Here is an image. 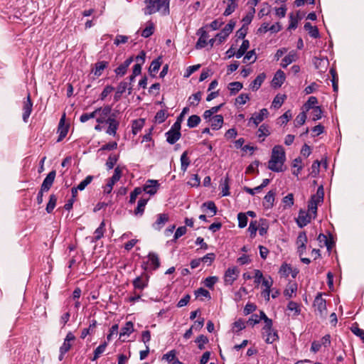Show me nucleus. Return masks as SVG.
Returning <instances> with one entry per match:
<instances>
[{"mask_svg":"<svg viewBox=\"0 0 364 364\" xmlns=\"http://www.w3.org/2000/svg\"><path fill=\"white\" fill-rule=\"evenodd\" d=\"M238 227L244 228L247 224V217L245 213H239L237 214Z\"/></svg>","mask_w":364,"mask_h":364,"instance_id":"49530a36","label":"nucleus"},{"mask_svg":"<svg viewBox=\"0 0 364 364\" xmlns=\"http://www.w3.org/2000/svg\"><path fill=\"white\" fill-rule=\"evenodd\" d=\"M314 218L315 217L312 216L309 212L301 209L296 221L299 228H304L310 223L311 220Z\"/></svg>","mask_w":364,"mask_h":364,"instance_id":"423d86ee","label":"nucleus"},{"mask_svg":"<svg viewBox=\"0 0 364 364\" xmlns=\"http://www.w3.org/2000/svg\"><path fill=\"white\" fill-rule=\"evenodd\" d=\"M107 343L106 342H104L102 344L100 345L94 351V356L93 358H92V361H95L100 356L101 354H102L106 348H107Z\"/></svg>","mask_w":364,"mask_h":364,"instance_id":"a19ab883","label":"nucleus"},{"mask_svg":"<svg viewBox=\"0 0 364 364\" xmlns=\"http://www.w3.org/2000/svg\"><path fill=\"white\" fill-rule=\"evenodd\" d=\"M160 186L159 183L156 180H148L144 184L142 191L146 192L150 196H153L156 193Z\"/></svg>","mask_w":364,"mask_h":364,"instance_id":"9b49d317","label":"nucleus"},{"mask_svg":"<svg viewBox=\"0 0 364 364\" xmlns=\"http://www.w3.org/2000/svg\"><path fill=\"white\" fill-rule=\"evenodd\" d=\"M296 54L294 51H291L286 55L282 60L281 65L283 68H287L289 64L296 61Z\"/></svg>","mask_w":364,"mask_h":364,"instance_id":"5701e85b","label":"nucleus"},{"mask_svg":"<svg viewBox=\"0 0 364 364\" xmlns=\"http://www.w3.org/2000/svg\"><path fill=\"white\" fill-rule=\"evenodd\" d=\"M324 191L322 186H319L317 189L316 193L311 196L310 200L308 203V212L312 216L316 217L318 205L323 203Z\"/></svg>","mask_w":364,"mask_h":364,"instance_id":"f03ea898","label":"nucleus"},{"mask_svg":"<svg viewBox=\"0 0 364 364\" xmlns=\"http://www.w3.org/2000/svg\"><path fill=\"white\" fill-rule=\"evenodd\" d=\"M200 122V118L199 116L193 114L188 117L187 125L190 128L197 127Z\"/></svg>","mask_w":364,"mask_h":364,"instance_id":"58836bf2","label":"nucleus"},{"mask_svg":"<svg viewBox=\"0 0 364 364\" xmlns=\"http://www.w3.org/2000/svg\"><path fill=\"white\" fill-rule=\"evenodd\" d=\"M304 27L312 38H317L319 37V32L316 26H313L309 22H307Z\"/></svg>","mask_w":364,"mask_h":364,"instance_id":"cd10ccee","label":"nucleus"},{"mask_svg":"<svg viewBox=\"0 0 364 364\" xmlns=\"http://www.w3.org/2000/svg\"><path fill=\"white\" fill-rule=\"evenodd\" d=\"M223 124V117L221 114L214 116L211 120V127L213 129L218 130L222 127Z\"/></svg>","mask_w":364,"mask_h":364,"instance_id":"a878e982","label":"nucleus"},{"mask_svg":"<svg viewBox=\"0 0 364 364\" xmlns=\"http://www.w3.org/2000/svg\"><path fill=\"white\" fill-rule=\"evenodd\" d=\"M291 166L294 168L292 171L293 174L298 176L302 168V161H294Z\"/></svg>","mask_w":364,"mask_h":364,"instance_id":"338daca9","label":"nucleus"},{"mask_svg":"<svg viewBox=\"0 0 364 364\" xmlns=\"http://www.w3.org/2000/svg\"><path fill=\"white\" fill-rule=\"evenodd\" d=\"M307 236L305 232H301L299 234L296 239V245L297 246L301 245H306L307 243Z\"/></svg>","mask_w":364,"mask_h":364,"instance_id":"6e6d98bb","label":"nucleus"},{"mask_svg":"<svg viewBox=\"0 0 364 364\" xmlns=\"http://www.w3.org/2000/svg\"><path fill=\"white\" fill-rule=\"evenodd\" d=\"M286 99V95H277L273 100L272 102V106L274 108H279L282 104L284 103V100Z\"/></svg>","mask_w":364,"mask_h":364,"instance_id":"09e8293b","label":"nucleus"},{"mask_svg":"<svg viewBox=\"0 0 364 364\" xmlns=\"http://www.w3.org/2000/svg\"><path fill=\"white\" fill-rule=\"evenodd\" d=\"M75 340V336L72 332H68L64 339V341L62 346L60 347V351H62V353H68L71 347L72 342Z\"/></svg>","mask_w":364,"mask_h":364,"instance_id":"f8f14e48","label":"nucleus"},{"mask_svg":"<svg viewBox=\"0 0 364 364\" xmlns=\"http://www.w3.org/2000/svg\"><path fill=\"white\" fill-rule=\"evenodd\" d=\"M33 102L31 101V95L28 92L26 98L23 102V115L22 118L24 122H27L32 112Z\"/></svg>","mask_w":364,"mask_h":364,"instance_id":"0eeeda50","label":"nucleus"},{"mask_svg":"<svg viewBox=\"0 0 364 364\" xmlns=\"http://www.w3.org/2000/svg\"><path fill=\"white\" fill-rule=\"evenodd\" d=\"M144 119H138L134 120L132 122V133L136 135L144 127Z\"/></svg>","mask_w":364,"mask_h":364,"instance_id":"7c9ffc66","label":"nucleus"},{"mask_svg":"<svg viewBox=\"0 0 364 364\" xmlns=\"http://www.w3.org/2000/svg\"><path fill=\"white\" fill-rule=\"evenodd\" d=\"M168 114L165 110L161 109L155 115V121L159 124L163 123L167 118Z\"/></svg>","mask_w":364,"mask_h":364,"instance_id":"3c124183","label":"nucleus"},{"mask_svg":"<svg viewBox=\"0 0 364 364\" xmlns=\"http://www.w3.org/2000/svg\"><path fill=\"white\" fill-rule=\"evenodd\" d=\"M162 63L161 58L159 57L156 59L154 60L149 67V71L152 73H157L161 67Z\"/></svg>","mask_w":364,"mask_h":364,"instance_id":"e433bc0d","label":"nucleus"},{"mask_svg":"<svg viewBox=\"0 0 364 364\" xmlns=\"http://www.w3.org/2000/svg\"><path fill=\"white\" fill-rule=\"evenodd\" d=\"M218 281V278L215 276L208 277L204 281V284L209 289H213L215 284Z\"/></svg>","mask_w":364,"mask_h":364,"instance_id":"5fc2aeb1","label":"nucleus"},{"mask_svg":"<svg viewBox=\"0 0 364 364\" xmlns=\"http://www.w3.org/2000/svg\"><path fill=\"white\" fill-rule=\"evenodd\" d=\"M154 31V25L152 22H148V26L141 31V36L149 38Z\"/></svg>","mask_w":364,"mask_h":364,"instance_id":"ea45409f","label":"nucleus"},{"mask_svg":"<svg viewBox=\"0 0 364 364\" xmlns=\"http://www.w3.org/2000/svg\"><path fill=\"white\" fill-rule=\"evenodd\" d=\"M351 331L356 335L357 336L360 337L363 341L364 342V330L358 328V326H353L351 328Z\"/></svg>","mask_w":364,"mask_h":364,"instance_id":"774afa93","label":"nucleus"},{"mask_svg":"<svg viewBox=\"0 0 364 364\" xmlns=\"http://www.w3.org/2000/svg\"><path fill=\"white\" fill-rule=\"evenodd\" d=\"M262 336L267 343H272L279 338L277 331L273 329H269V331H267V332L262 331Z\"/></svg>","mask_w":364,"mask_h":364,"instance_id":"aec40b11","label":"nucleus"},{"mask_svg":"<svg viewBox=\"0 0 364 364\" xmlns=\"http://www.w3.org/2000/svg\"><path fill=\"white\" fill-rule=\"evenodd\" d=\"M149 262H150V264L152 266L153 269H156L160 266V262L159 257L155 253H149L148 255Z\"/></svg>","mask_w":364,"mask_h":364,"instance_id":"f704fd0d","label":"nucleus"},{"mask_svg":"<svg viewBox=\"0 0 364 364\" xmlns=\"http://www.w3.org/2000/svg\"><path fill=\"white\" fill-rule=\"evenodd\" d=\"M168 220V215L166 213L159 214L156 222L153 224L155 230H160Z\"/></svg>","mask_w":364,"mask_h":364,"instance_id":"dca6fc26","label":"nucleus"},{"mask_svg":"<svg viewBox=\"0 0 364 364\" xmlns=\"http://www.w3.org/2000/svg\"><path fill=\"white\" fill-rule=\"evenodd\" d=\"M265 77H266V75L264 73L258 75L257 76V77L250 84V88L253 91H257L260 87V86L262 84V82H264Z\"/></svg>","mask_w":364,"mask_h":364,"instance_id":"412c9836","label":"nucleus"},{"mask_svg":"<svg viewBox=\"0 0 364 364\" xmlns=\"http://www.w3.org/2000/svg\"><path fill=\"white\" fill-rule=\"evenodd\" d=\"M146 7L144 9L146 15H151L164 9V14L169 13V1L168 0H145Z\"/></svg>","mask_w":364,"mask_h":364,"instance_id":"f257e3e1","label":"nucleus"},{"mask_svg":"<svg viewBox=\"0 0 364 364\" xmlns=\"http://www.w3.org/2000/svg\"><path fill=\"white\" fill-rule=\"evenodd\" d=\"M105 223L104 221H102L100 226L95 230V232H94V238L92 240V241H97L99 240H100L103 235H104V233H105Z\"/></svg>","mask_w":364,"mask_h":364,"instance_id":"c756f323","label":"nucleus"},{"mask_svg":"<svg viewBox=\"0 0 364 364\" xmlns=\"http://www.w3.org/2000/svg\"><path fill=\"white\" fill-rule=\"evenodd\" d=\"M318 103V100L316 97L311 96L309 98L307 102L304 104V107L306 111H309L311 109H314L316 105Z\"/></svg>","mask_w":364,"mask_h":364,"instance_id":"a18cd8bd","label":"nucleus"},{"mask_svg":"<svg viewBox=\"0 0 364 364\" xmlns=\"http://www.w3.org/2000/svg\"><path fill=\"white\" fill-rule=\"evenodd\" d=\"M271 159H285V151L282 146L277 145L273 148Z\"/></svg>","mask_w":364,"mask_h":364,"instance_id":"6ab92c4d","label":"nucleus"},{"mask_svg":"<svg viewBox=\"0 0 364 364\" xmlns=\"http://www.w3.org/2000/svg\"><path fill=\"white\" fill-rule=\"evenodd\" d=\"M142 193V189L140 187L135 188L130 193L129 203H134L139 195Z\"/></svg>","mask_w":364,"mask_h":364,"instance_id":"e2e57ef3","label":"nucleus"},{"mask_svg":"<svg viewBox=\"0 0 364 364\" xmlns=\"http://www.w3.org/2000/svg\"><path fill=\"white\" fill-rule=\"evenodd\" d=\"M92 178L93 177L92 176H87L83 181H82L79 184L78 186H77V188H78L79 191H82L85 188V187L89 185L92 181Z\"/></svg>","mask_w":364,"mask_h":364,"instance_id":"052dcab7","label":"nucleus"},{"mask_svg":"<svg viewBox=\"0 0 364 364\" xmlns=\"http://www.w3.org/2000/svg\"><path fill=\"white\" fill-rule=\"evenodd\" d=\"M287 309L290 311H292L294 316H298L300 314L301 309L299 305L294 301H289L287 305Z\"/></svg>","mask_w":364,"mask_h":364,"instance_id":"79ce46f5","label":"nucleus"},{"mask_svg":"<svg viewBox=\"0 0 364 364\" xmlns=\"http://www.w3.org/2000/svg\"><path fill=\"white\" fill-rule=\"evenodd\" d=\"M322 109L321 107L317 106L315 107L314 109H312L311 115H312V120L316 121L321 118L322 117Z\"/></svg>","mask_w":364,"mask_h":364,"instance_id":"603ef678","label":"nucleus"},{"mask_svg":"<svg viewBox=\"0 0 364 364\" xmlns=\"http://www.w3.org/2000/svg\"><path fill=\"white\" fill-rule=\"evenodd\" d=\"M56 172L55 171H50L46 178L43 180V183L41 185V189H42V191H48L49 189L51 188L55 178Z\"/></svg>","mask_w":364,"mask_h":364,"instance_id":"4468645a","label":"nucleus"},{"mask_svg":"<svg viewBox=\"0 0 364 364\" xmlns=\"http://www.w3.org/2000/svg\"><path fill=\"white\" fill-rule=\"evenodd\" d=\"M237 0H224L223 3L227 4V7L223 13L225 16L232 14L237 7Z\"/></svg>","mask_w":364,"mask_h":364,"instance_id":"a211bd4d","label":"nucleus"},{"mask_svg":"<svg viewBox=\"0 0 364 364\" xmlns=\"http://www.w3.org/2000/svg\"><path fill=\"white\" fill-rule=\"evenodd\" d=\"M181 125L178 123H174L171 127L170 130L166 133V141L171 144H175L181 137Z\"/></svg>","mask_w":364,"mask_h":364,"instance_id":"39448f33","label":"nucleus"},{"mask_svg":"<svg viewBox=\"0 0 364 364\" xmlns=\"http://www.w3.org/2000/svg\"><path fill=\"white\" fill-rule=\"evenodd\" d=\"M258 230V225L256 220L251 221L248 228V231L251 237H255Z\"/></svg>","mask_w":364,"mask_h":364,"instance_id":"4d7b16f0","label":"nucleus"},{"mask_svg":"<svg viewBox=\"0 0 364 364\" xmlns=\"http://www.w3.org/2000/svg\"><path fill=\"white\" fill-rule=\"evenodd\" d=\"M219 188L221 189V193L223 196H227L230 195L229 179L228 177L220 180Z\"/></svg>","mask_w":364,"mask_h":364,"instance_id":"b1692460","label":"nucleus"},{"mask_svg":"<svg viewBox=\"0 0 364 364\" xmlns=\"http://www.w3.org/2000/svg\"><path fill=\"white\" fill-rule=\"evenodd\" d=\"M202 92L200 91L192 95L188 98V102L191 106H197L201 100Z\"/></svg>","mask_w":364,"mask_h":364,"instance_id":"4c0bfd02","label":"nucleus"},{"mask_svg":"<svg viewBox=\"0 0 364 364\" xmlns=\"http://www.w3.org/2000/svg\"><path fill=\"white\" fill-rule=\"evenodd\" d=\"M196 342L198 344V348L203 350L205 348L204 345L208 342V339L206 336L200 335L196 338Z\"/></svg>","mask_w":364,"mask_h":364,"instance_id":"0e129e2a","label":"nucleus"},{"mask_svg":"<svg viewBox=\"0 0 364 364\" xmlns=\"http://www.w3.org/2000/svg\"><path fill=\"white\" fill-rule=\"evenodd\" d=\"M104 124L108 125L106 129V133L109 136L115 137L117 136V131L119 126V122L116 119L115 114L112 113Z\"/></svg>","mask_w":364,"mask_h":364,"instance_id":"20e7f679","label":"nucleus"},{"mask_svg":"<svg viewBox=\"0 0 364 364\" xmlns=\"http://www.w3.org/2000/svg\"><path fill=\"white\" fill-rule=\"evenodd\" d=\"M297 289V285L296 284H290L285 290H284V296L287 297H291L292 294L294 293Z\"/></svg>","mask_w":364,"mask_h":364,"instance_id":"69168bd1","label":"nucleus"},{"mask_svg":"<svg viewBox=\"0 0 364 364\" xmlns=\"http://www.w3.org/2000/svg\"><path fill=\"white\" fill-rule=\"evenodd\" d=\"M108 66V63L107 61H100L95 63V68L94 71V75L96 76H100L102 75V71Z\"/></svg>","mask_w":364,"mask_h":364,"instance_id":"2f4dec72","label":"nucleus"},{"mask_svg":"<svg viewBox=\"0 0 364 364\" xmlns=\"http://www.w3.org/2000/svg\"><path fill=\"white\" fill-rule=\"evenodd\" d=\"M96 115H97V111H96V109H95V111H93L91 113H84V114H82L80 116V121L82 123H85L87 121H88L89 119L95 118L96 117Z\"/></svg>","mask_w":364,"mask_h":364,"instance_id":"13d9d810","label":"nucleus"},{"mask_svg":"<svg viewBox=\"0 0 364 364\" xmlns=\"http://www.w3.org/2000/svg\"><path fill=\"white\" fill-rule=\"evenodd\" d=\"M65 114L61 117L59 125H58V132H60L59 138L58 139V141H60L62 140L68 134V127H65L64 124L65 122Z\"/></svg>","mask_w":364,"mask_h":364,"instance_id":"4be33fe9","label":"nucleus"},{"mask_svg":"<svg viewBox=\"0 0 364 364\" xmlns=\"http://www.w3.org/2000/svg\"><path fill=\"white\" fill-rule=\"evenodd\" d=\"M274 195L275 193L273 191H270L264 196L263 204L264 206H265L267 208H269L273 206L274 201Z\"/></svg>","mask_w":364,"mask_h":364,"instance_id":"c85d7f7f","label":"nucleus"},{"mask_svg":"<svg viewBox=\"0 0 364 364\" xmlns=\"http://www.w3.org/2000/svg\"><path fill=\"white\" fill-rule=\"evenodd\" d=\"M56 202H57V197L54 194L50 195V198H49V201L46 206V211L48 213H52V211L53 210V209L55 207Z\"/></svg>","mask_w":364,"mask_h":364,"instance_id":"37998d69","label":"nucleus"},{"mask_svg":"<svg viewBox=\"0 0 364 364\" xmlns=\"http://www.w3.org/2000/svg\"><path fill=\"white\" fill-rule=\"evenodd\" d=\"M200 31H201V35L196 43V49L203 48L208 44V42H207V38H208V33L205 31H203L202 29H200Z\"/></svg>","mask_w":364,"mask_h":364,"instance_id":"393cba45","label":"nucleus"},{"mask_svg":"<svg viewBox=\"0 0 364 364\" xmlns=\"http://www.w3.org/2000/svg\"><path fill=\"white\" fill-rule=\"evenodd\" d=\"M284 73L282 70H279L274 74V76L272 80V85L275 87H280L284 83Z\"/></svg>","mask_w":364,"mask_h":364,"instance_id":"f3484780","label":"nucleus"},{"mask_svg":"<svg viewBox=\"0 0 364 364\" xmlns=\"http://www.w3.org/2000/svg\"><path fill=\"white\" fill-rule=\"evenodd\" d=\"M202 207L205 208L206 210H208L210 211V213H211L210 216L215 215L217 213V207H216L215 204L214 203V202H213V201H208V202L203 203Z\"/></svg>","mask_w":364,"mask_h":364,"instance_id":"de8ad7c7","label":"nucleus"},{"mask_svg":"<svg viewBox=\"0 0 364 364\" xmlns=\"http://www.w3.org/2000/svg\"><path fill=\"white\" fill-rule=\"evenodd\" d=\"M97 114H99V117L96 119V122L98 124H104L107 118L112 114V107L110 105H106L103 107H98L96 109Z\"/></svg>","mask_w":364,"mask_h":364,"instance_id":"6e6552de","label":"nucleus"},{"mask_svg":"<svg viewBox=\"0 0 364 364\" xmlns=\"http://www.w3.org/2000/svg\"><path fill=\"white\" fill-rule=\"evenodd\" d=\"M330 73L332 75V85L333 91L337 92L338 90V77L335 70L331 69Z\"/></svg>","mask_w":364,"mask_h":364,"instance_id":"8fccbe9b","label":"nucleus"},{"mask_svg":"<svg viewBox=\"0 0 364 364\" xmlns=\"http://www.w3.org/2000/svg\"><path fill=\"white\" fill-rule=\"evenodd\" d=\"M239 270L237 267L228 268L224 275V281L225 284L231 285L234 281H235L238 277Z\"/></svg>","mask_w":364,"mask_h":364,"instance_id":"9d476101","label":"nucleus"},{"mask_svg":"<svg viewBox=\"0 0 364 364\" xmlns=\"http://www.w3.org/2000/svg\"><path fill=\"white\" fill-rule=\"evenodd\" d=\"M128 85H129L128 82H127V81L121 82L117 88L118 93L123 94L127 90H128V94L130 95L132 93V87L131 86L128 87Z\"/></svg>","mask_w":364,"mask_h":364,"instance_id":"c03bdc74","label":"nucleus"},{"mask_svg":"<svg viewBox=\"0 0 364 364\" xmlns=\"http://www.w3.org/2000/svg\"><path fill=\"white\" fill-rule=\"evenodd\" d=\"M314 308L316 315L325 318L327 315L326 301L322 298L321 293H318L314 301Z\"/></svg>","mask_w":364,"mask_h":364,"instance_id":"7ed1b4c3","label":"nucleus"},{"mask_svg":"<svg viewBox=\"0 0 364 364\" xmlns=\"http://www.w3.org/2000/svg\"><path fill=\"white\" fill-rule=\"evenodd\" d=\"M250 46L248 40H244L240 48L236 51V58H240L247 50Z\"/></svg>","mask_w":364,"mask_h":364,"instance_id":"c9c22d12","label":"nucleus"},{"mask_svg":"<svg viewBox=\"0 0 364 364\" xmlns=\"http://www.w3.org/2000/svg\"><path fill=\"white\" fill-rule=\"evenodd\" d=\"M306 119V114L305 112H302L298 114V116L295 119V126L299 127L303 125Z\"/></svg>","mask_w":364,"mask_h":364,"instance_id":"864d4df0","label":"nucleus"},{"mask_svg":"<svg viewBox=\"0 0 364 364\" xmlns=\"http://www.w3.org/2000/svg\"><path fill=\"white\" fill-rule=\"evenodd\" d=\"M291 272V267L287 264H283L279 269V274L284 277H288Z\"/></svg>","mask_w":364,"mask_h":364,"instance_id":"680f3d73","label":"nucleus"},{"mask_svg":"<svg viewBox=\"0 0 364 364\" xmlns=\"http://www.w3.org/2000/svg\"><path fill=\"white\" fill-rule=\"evenodd\" d=\"M149 278L146 273L136 277L132 282L134 289L142 291L148 286Z\"/></svg>","mask_w":364,"mask_h":364,"instance_id":"1a4fd4ad","label":"nucleus"},{"mask_svg":"<svg viewBox=\"0 0 364 364\" xmlns=\"http://www.w3.org/2000/svg\"><path fill=\"white\" fill-rule=\"evenodd\" d=\"M228 90H230L231 95H235L242 88V83L240 82H232L229 83Z\"/></svg>","mask_w":364,"mask_h":364,"instance_id":"72a5a7b5","label":"nucleus"},{"mask_svg":"<svg viewBox=\"0 0 364 364\" xmlns=\"http://www.w3.org/2000/svg\"><path fill=\"white\" fill-rule=\"evenodd\" d=\"M134 331V325L132 321H128L125 326L122 328L119 333V337L122 338L124 336H129Z\"/></svg>","mask_w":364,"mask_h":364,"instance_id":"bb28decb","label":"nucleus"},{"mask_svg":"<svg viewBox=\"0 0 364 364\" xmlns=\"http://www.w3.org/2000/svg\"><path fill=\"white\" fill-rule=\"evenodd\" d=\"M270 134L268 127L265 124H262L257 132V136L261 138L262 136H267Z\"/></svg>","mask_w":364,"mask_h":364,"instance_id":"bf43d9fd","label":"nucleus"},{"mask_svg":"<svg viewBox=\"0 0 364 364\" xmlns=\"http://www.w3.org/2000/svg\"><path fill=\"white\" fill-rule=\"evenodd\" d=\"M267 167L276 172L284 171L287 168L284 164V161H268Z\"/></svg>","mask_w":364,"mask_h":364,"instance_id":"2eb2a0df","label":"nucleus"},{"mask_svg":"<svg viewBox=\"0 0 364 364\" xmlns=\"http://www.w3.org/2000/svg\"><path fill=\"white\" fill-rule=\"evenodd\" d=\"M148 199L140 198L138 201L137 207L134 210V214L136 215H141L144 213L145 206L147 203Z\"/></svg>","mask_w":364,"mask_h":364,"instance_id":"473e14b6","label":"nucleus"},{"mask_svg":"<svg viewBox=\"0 0 364 364\" xmlns=\"http://www.w3.org/2000/svg\"><path fill=\"white\" fill-rule=\"evenodd\" d=\"M268 114V110L266 108H263L259 112H255L250 119V122H252L255 126H257L264 118L267 117Z\"/></svg>","mask_w":364,"mask_h":364,"instance_id":"ddd939ff","label":"nucleus"}]
</instances>
